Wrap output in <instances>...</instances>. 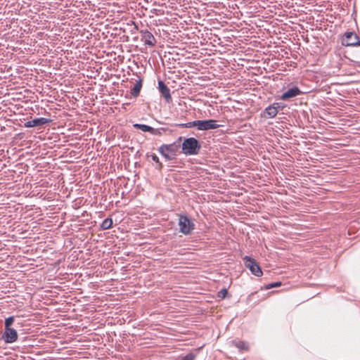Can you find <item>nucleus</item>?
<instances>
[{
  "label": "nucleus",
  "mask_w": 360,
  "mask_h": 360,
  "mask_svg": "<svg viewBox=\"0 0 360 360\" xmlns=\"http://www.w3.org/2000/svg\"><path fill=\"white\" fill-rule=\"evenodd\" d=\"M182 137H179L178 140L171 144H162L158 148V152L167 160L173 159L177 154L180 142Z\"/></svg>",
  "instance_id": "f257e3e1"
},
{
  "label": "nucleus",
  "mask_w": 360,
  "mask_h": 360,
  "mask_svg": "<svg viewBox=\"0 0 360 360\" xmlns=\"http://www.w3.org/2000/svg\"><path fill=\"white\" fill-rule=\"evenodd\" d=\"M181 148L186 155H195L199 153L201 146L195 138L191 137L184 140Z\"/></svg>",
  "instance_id": "f03ea898"
},
{
  "label": "nucleus",
  "mask_w": 360,
  "mask_h": 360,
  "mask_svg": "<svg viewBox=\"0 0 360 360\" xmlns=\"http://www.w3.org/2000/svg\"><path fill=\"white\" fill-rule=\"evenodd\" d=\"M11 318H14V316H8L5 319V329L4 332L2 335V339L6 343H13L17 341L18 335V331H16V328H13L11 327Z\"/></svg>",
  "instance_id": "7ed1b4c3"
},
{
  "label": "nucleus",
  "mask_w": 360,
  "mask_h": 360,
  "mask_svg": "<svg viewBox=\"0 0 360 360\" xmlns=\"http://www.w3.org/2000/svg\"><path fill=\"white\" fill-rule=\"evenodd\" d=\"M178 224L179 231L184 235L191 234L195 228L194 223L186 215H179Z\"/></svg>",
  "instance_id": "20e7f679"
},
{
  "label": "nucleus",
  "mask_w": 360,
  "mask_h": 360,
  "mask_svg": "<svg viewBox=\"0 0 360 360\" xmlns=\"http://www.w3.org/2000/svg\"><path fill=\"white\" fill-rule=\"evenodd\" d=\"M243 261L245 266L250 269L252 274L258 277L262 276V269L254 259L245 256Z\"/></svg>",
  "instance_id": "39448f33"
},
{
  "label": "nucleus",
  "mask_w": 360,
  "mask_h": 360,
  "mask_svg": "<svg viewBox=\"0 0 360 360\" xmlns=\"http://www.w3.org/2000/svg\"><path fill=\"white\" fill-rule=\"evenodd\" d=\"M342 44L345 46H360V41L355 33L347 32L342 39Z\"/></svg>",
  "instance_id": "423d86ee"
},
{
  "label": "nucleus",
  "mask_w": 360,
  "mask_h": 360,
  "mask_svg": "<svg viewBox=\"0 0 360 360\" xmlns=\"http://www.w3.org/2000/svg\"><path fill=\"white\" fill-rule=\"evenodd\" d=\"M141 40L144 42L146 45L150 47L155 46L156 44V39L153 34L148 30H140Z\"/></svg>",
  "instance_id": "0eeeda50"
},
{
  "label": "nucleus",
  "mask_w": 360,
  "mask_h": 360,
  "mask_svg": "<svg viewBox=\"0 0 360 360\" xmlns=\"http://www.w3.org/2000/svg\"><path fill=\"white\" fill-rule=\"evenodd\" d=\"M219 127V124H217V121L214 120H198V129L201 131H207L210 129H215Z\"/></svg>",
  "instance_id": "6e6552de"
},
{
  "label": "nucleus",
  "mask_w": 360,
  "mask_h": 360,
  "mask_svg": "<svg viewBox=\"0 0 360 360\" xmlns=\"http://www.w3.org/2000/svg\"><path fill=\"white\" fill-rule=\"evenodd\" d=\"M279 108H281L280 104L274 103L264 109L262 112V117L264 118H274L277 115Z\"/></svg>",
  "instance_id": "1a4fd4ad"
},
{
  "label": "nucleus",
  "mask_w": 360,
  "mask_h": 360,
  "mask_svg": "<svg viewBox=\"0 0 360 360\" xmlns=\"http://www.w3.org/2000/svg\"><path fill=\"white\" fill-rule=\"evenodd\" d=\"M302 92L297 86H293L291 89H288L281 96V99L283 101H288L290 98L296 97L300 95Z\"/></svg>",
  "instance_id": "9d476101"
},
{
  "label": "nucleus",
  "mask_w": 360,
  "mask_h": 360,
  "mask_svg": "<svg viewBox=\"0 0 360 360\" xmlns=\"http://www.w3.org/2000/svg\"><path fill=\"white\" fill-rule=\"evenodd\" d=\"M51 120L50 119L39 117L36 118L32 120L27 121L25 123V127H34L38 126H41L51 122Z\"/></svg>",
  "instance_id": "9b49d317"
},
{
  "label": "nucleus",
  "mask_w": 360,
  "mask_h": 360,
  "mask_svg": "<svg viewBox=\"0 0 360 360\" xmlns=\"http://www.w3.org/2000/svg\"><path fill=\"white\" fill-rule=\"evenodd\" d=\"M158 89L162 96L165 98L167 103L172 101L170 90L167 86L161 80L158 81Z\"/></svg>",
  "instance_id": "f8f14e48"
},
{
  "label": "nucleus",
  "mask_w": 360,
  "mask_h": 360,
  "mask_svg": "<svg viewBox=\"0 0 360 360\" xmlns=\"http://www.w3.org/2000/svg\"><path fill=\"white\" fill-rule=\"evenodd\" d=\"M229 345L236 347L240 352L248 351L249 345L245 341H237L236 340H231Z\"/></svg>",
  "instance_id": "ddd939ff"
},
{
  "label": "nucleus",
  "mask_w": 360,
  "mask_h": 360,
  "mask_svg": "<svg viewBox=\"0 0 360 360\" xmlns=\"http://www.w3.org/2000/svg\"><path fill=\"white\" fill-rule=\"evenodd\" d=\"M142 82L143 80L141 79H139V80L136 82L134 87L131 89L130 93L134 98H137L139 96L142 88Z\"/></svg>",
  "instance_id": "4468645a"
},
{
  "label": "nucleus",
  "mask_w": 360,
  "mask_h": 360,
  "mask_svg": "<svg viewBox=\"0 0 360 360\" xmlns=\"http://www.w3.org/2000/svg\"><path fill=\"white\" fill-rule=\"evenodd\" d=\"M16 317L17 316H14V318L11 319L12 320L11 323V327L13 328H16V331L18 332L22 330L24 324L20 320L16 319Z\"/></svg>",
  "instance_id": "2eb2a0df"
},
{
  "label": "nucleus",
  "mask_w": 360,
  "mask_h": 360,
  "mask_svg": "<svg viewBox=\"0 0 360 360\" xmlns=\"http://www.w3.org/2000/svg\"><path fill=\"white\" fill-rule=\"evenodd\" d=\"M112 218H107L104 219L101 224V230H107L112 227Z\"/></svg>",
  "instance_id": "dca6fc26"
},
{
  "label": "nucleus",
  "mask_w": 360,
  "mask_h": 360,
  "mask_svg": "<svg viewBox=\"0 0 360 360\" xmlns=\"http://www.w3.org/2000/svg\"><path fill=\"white\" fill-rule=\"evenodd\" d=\"M176 126L179 128H192V127L198 128V120L189 122L187 123L176 124Z\"/></svg>",
  "instance_id": "f3484780"
},
{
  "label": "nucleus",
  "mask_w": 360,
  "mask_h": 360,
  "mask_svg": "<svg viewBox=\"0 0 360 360\" xmlns=\"http://www.w3.org/2000/svg\"><path fill=\"white\" fill-rule=\"evenodd\" d=\"M133 127L135 129H140V130H141L142 131H144V132H150V129H151V127H150L148 125L143 124H134L133 125Z\"/></svg>",
  "instance_id": "a211bd4d"
},
{
  "label": "nucleus",
  "mask_w": 360,
  "mask_h": 360,
  "mask_svg": "<svg viewBox=\"0 0 360 360\" xmlns=\"http://www.w3.org/2000/svg\"><path fill=\"white\" fill-rule=\"evenodd\" d=\"M281 285V282H274V283H271L269 284L264 285V287H261V290H263V289L269 290V289H271L273 288L279 287Z\"/></svg>",
  "instance_id": "6ab92c4d"
},
{
  "label": "nucleus",
  "mask_w": 360,
  "mask_h": 360,
  "mask_svg": "<svg viewBox=\"0 0 360 360\" xmlns=\"http://www.w3.org/2000/svg\"><path fill=\"white\" fill-rule=\"evenodd\" d=\"M162 130H164V129H155V128L151 127L150 133L153 135L161 136Z\"/></svg>",
  "instance_id": "aec40b11"
},
{
  "label": "nucleus",
  "mask_w": 360,
  "mask_h": 360,
  "mask_svg": "<svg viewBox=\"0 0 360 360\" xmlns=\"http://www.w3.org/2000/svg\"><path fill=\"white\" fill-rule=\"evenodd\" d=\"M227 293H228L227 290L226 288H224L218 292L217 296H218V297H219L221 299H224L226 296Z\"/></svg>",
  "instance_id": "412c9836"
},
{
  "label": "nucleus",
  "mask_w": 360,
  "mask_h": 360,
  "mask_svg": "<svg viewBox=\"0 0 360 360\" xmlns=\"http://www.w3.org/2000/svg\"><path fill=\"white\" fill-rule=\"evenodd\" d=\"M195 358V355L193 353H189L185 356H184L181 360H194Z\"/></svg>",
  "instance_id": "4be33fe9"
},
{
  "label": "nucleus",
  "mask_w": 360,
  "mask_h": 360,
  "mask_svg": "<svg viewBox=\"0 0 360 360\" xmlns=\"http://www.w3.org/2000/svg\"><path fill=\"white\" fill-rule=\"evenodd\" d=\"M151 158L153 161H155V162L160 163V167H162V163L159 162V158L156 155H155V154L152 155Z\"/></svg>",
  "instance_id": "5701e85b"
},
{
  "label": "nucleus",
  "mask_w": 360,
  "mask_h": 360,
  "mask_svg": "<svg viewBox=\"0 0 360 360\" xmlns=\"http://www.w3.org/2000/svg\"><path fill=\"white\" fill-rule=\"evenodd\" d=\"M257 294V292H252L251 294L249 295L248 296V300H252L254 299V296Z\"/></svg>",
  "instance_id": "b1692460"
}]
</instances>
